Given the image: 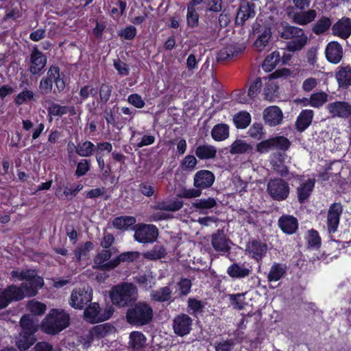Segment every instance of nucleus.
Returning a JSON list of instances; mask_svg holds the SVG:
<instances>
[{
    "label": "nucleus",
    "instance_id": "f257e3e1",
    "mask_svg": "<svg viewBox=\"0 0 351 351\" xmlns=\"http://www.w3.org/2000/svg\"><path fill=\"white\" fill-rule=\"evenodd\" d=\"M12 280L23 281L21 286H8L0 289V310L6 308L12 301H19L25 296H34L44 285L43 279L34 269H14L10 272Z\"/></svg>",
    "mask_w": 351,
    "mask_h": 351
},
{
    "label": "nucleus",
    "instance_id": "f03ea898",
    "mask_svg": "<svg viewBox=\"0 0 351 351\" xmlns=\"http://www.w3.org/2000/svg\"><path fill=\"white\" fill-rule=\"evenodd\" d=\"M70 317L63 310L51 309L41 323L42 330L50 335H56L69 325Z\"/></svg>",
    "mask_w": 351,
    "mask_h": 351
},
{
    "label": "nucleus",
    "instance_id": "7ed1b4c3",
    "mask_svg": "<svg viewBox=\"0 0 351 351\" xmlns=\"http://www.w3.org/2000/svg\"><path fill=\"white\" fill-rule=\"evenodd\" d=\"M110 297L114 305L125 307L137 300V288L132 283L123 282L112 288Z\"/></svg>",
    "mask_w": 351,
    "mask_h": 351
},
{
    "label": "nucleus",
    "instance_id": "20e7f679",
    "mask_svg": "<svg viewBox=\"0 0 351 351\" xmlns=\"http://www.w3.org/2000/svg\"><path fill=\"white\" fill-rule=\"evenodd\" d=\"M280 33L282 38L291 40L287 44L289 51L301 50L307 43L308 36L301 28L282 23Z\"/></svg>",
    "mask_w": 351,
    "mask_h": 351
},
{
    "label": "nucleus",
    "instance_id": "39448f33",
    "mask_svg": "<svg viewBox=\"0 0 351 351\" xmlns=\"http://www.w3.org/2000/svg\"><path fill=\"white\" fill-rule=\"evenodd\" d=\"M153 309L145 302H138L130 308L126 313V319L130 324L141 326L148 324L153 318Z\"/></svg>",
    "mask_w": 351,
    "mask_h": 351
},
{
    "label": "nucleus",
    "instance_id": "423d86ee",
    "mask_svg": "<svg viewBox=\"0 0 351 351\" xmlns=\"http://www.w3.org/2000/svg\"><path fill=\"white\" fill-rule=\"evenodd\" d=\"M133 230L134 240L140 243H152L158 236V230L153 224L138 223L134 226Z\"/></svg>",
    "mask_w": 351,
    "mask_h": 351
},
{
    "label": "nucleus",
    "instance_id": "0eeeda50",
    "mask_svg": "<svg viewBox=\"0 0 351 351\" xmlns=\"http://www.w3.org/2000/svg\"><path fill=\"white\" fill-rule=\"evenodd\" d=\"M92 298V289L88 286L77 288L71 292L69 304L75 309H82Z\"/></svg>",
    "mask_w": 351,
    "mask_h": 351
},
{
    "label": "nucleus",
    "instance_id": "6e6552de",
    "mask_svg": "<svg viewBox=\"0 0 351 351\" xmlns=\"http://www.w3.org/2000/svg\"><path fill=\"white\" fill-rule=\"evenodd\" d=\"M267 189L270 196L277 201L287 199L289 194V184L280 178L271 180L267 184Z\"/></svg>",
    "mask_w": 351,
    "mask_h": 351
},
{
    "label": "nucleus",
    "instance_id": "1a4fd4ad",
    "mask_svg": "<svg viewBox=\"0 0 351 351\" xmlns=\"http://www.w3.org/2000/svg\"><path fill=\"white\" fill-rule=\"evenodd\" d=\"M112 313L113 310L111 307L108 308L105 313H101L99 304L97 302H93L84 310V316L88 322L93 324L108 319Z\"/></svg>",
    "mask_w": 351,
    "mask_h": 351
},
{
    "label": "nucleus",
    "instance_id": "9d476101",
    "mask_svg": "<svg viewBox=\"0 0 351 351\" xmlns=\"http://www.w3.org/2000/svg\"><path fill=\"white\" fill-rule=\"evenodd\" d=\"M290 146L289 141L284 136H277L263 141L256 145L257 152L264 154L274 149L287 150Z\"/></svg>",
    "mask_w": 351,
    "mask_h": 351
},
{
    "label": "nucleus",
    "instance_id": "9b49d317",
    "mask_svg": "<svg viewBox=\"0 0 351 351\" xmlns=\"http://www.w3.org/2000/svg\"><path fill=\"white\" fill-rule=\"evenodd\" d=\"M326 108L333 118L347 119L351 116V104L347 101L331 102L326 106Z\"/></svg>",
    "mask_w": 351,
    "mask_h": 351
},
{
    "label": "nucleus",
    "instance_id": "f8f14e48",
    "mask_svg": "<svg viewBox=\"0 0 351 351\" xmlns=\"http://www.w3.org/2000/svg\"><path fill=\"white\" fill-rule=\"evenodd\" d=\"M47 62L46 56L35 47L29 56L28 70L32 75H39L46 66Z\"/></svg>",
    "mask_w": 351,
    "mask_h": 351
},
{
    "label": "nucleus",
    "instance_id": "ddd939ff",
    "mask_svg": "<svg viewBox=\"0 0 351 351\" xmlns=\"http://www.w3.org/2000/svg\"><path fill=\"white\" fill-rule=\"evenodd\" d=\"M192 319L186 314L182 313L176 316L173 320V329L174 332L183 337L188 335L192 328Z\"/></svg>",
    "mask_w": 351,
    "mask_h": 351
},
{
    "label": "nucleus",
    "instance_id": "4468645a",
    "mask_svg": "<svg viewBox=\"0 0 351 351\" xmlns=\"http://www.w3.org/2000/svg\"><path fill=\"white\" fill-rule=\"evenodd\" d=\"M342 213L343 206L341 203H333L330 206L327 215V226L329 232H335L337 230Z\"/></svg>",
    "mask_w": 351,
    "mask_h": 351
},
{
    "label": "nucleus",
    "instance_id": "2eb2a0df",
    "mask_svg": "<svg viewBox=\"0 0 351 351\" xmlns=\"http://www.w3.org/2000/svg\"><path fill=\"white\" fill-rule=\"evenodd\" d=\"M231 241L227 238L224 232L217 230L211 235V245L215 251L227 253L230 250Z\"/></svg>",
    "mask_w": 351,
    "mask_h": 351
},
{
    "label": "nucleus",
    "instance_id": "dca6fc26",
    "mask_svg": "<svg viewBox=\"0 0 351 351\" xmlns=\"http://www.w3.org/2000/svg\"><path fill=\"white\" fill-rule=\"evenodd\" d=\"M214 181V174L208 170H200L197 171L193 178L195 187L200 189L209 188L212 186Z\"/></svg>",
    "mask_w": 351,
    "mask_h": 351
},
{
    "label": "nucleus",
    "instance_id": "f3484780",
    "mask_svg": "<svg viewBox=\"0 0 351 351\" xmlns=\"http://www.w3.org/2000/svg\"><path fill=\"white\" fill-rule=\"evenodd\" d=\"M332 34L342 39H347L351 35V19L343 17L332 27Z\"/></svg>",
    "mask_w": 351,
    "mask_h": 351
},
{
    "label": "nucleus",
    "instance_id": "a211bd4d",
    "mask_svg": "<svg viewBox=\"0 0 351 351\" xmlns=\"http://www.w3.org/2000/svg\"><path fill=\"white\" fill-rule=\"evenodd\" d=\"M283 114L282 110L276 106H269L263 111V119L266 124L276 126L282 123Z\"/></svg>",
    "mask_w": 351,
    "mask_h": 351
},
{
    "label": "nucleus",
    "instance_id": "6ab92c4d",
    "mask_svg": "<svg viewBox=\"0 0 351 351\" xmlns=\"http://www.w3.org/2000/svg\"><path fill=\"white\" fill-rule=\"evenodd\" d=\"M325 54L328 62L332 64H337L342 59L343 48L339 43L335 41L330 42L326 45Z\"/></svg>",
    "mask_w": 351,
    "mask_h": 351
},
{
    "label": "nucleus",
    "instance_id": "aec40b11",
    "mask_svg": "<svg viewBox=\"0 0 351 351\" xmlns=\"http://www.w3.org/2000/svg\"><path fill=\"white\" fill-rule=\"evenodd\" d=\"M114 328L109 324H104L94 326L89 332H87V337L89 340L86 345H90L94 339H101L107 335L112 332Z\"/></svg>",
    "mask_w": 351,
    "mask_h": 351
},
{
    "label": "nucleus",
    "instance_id": "412c9836",
    "mask_svg": "<svg viewBox=\"0 0 351 351\" xmlns=\"http://www.w3.org/2000/svg\"><path fill=\"white\" fill-rule=\"evenodd\" d=\"M335 79L339 88H348L351 86V67L350 66L338 67L335 73Z\"/></svg>",
    "mask_w": 351,
    "mask_h": 351
},
{
    "label": "nucleus",
    "instance_id": "4be33fe9",
    "mask_svg": "<svg viewBox=\"0 0 351 351\" xmlns=\"http://www.w3.org/2000/svg\"><path fill=\"white\" fill-rule=\"evenodd\" d=\"M217 149L208 143L198 145L195 151V156L200 160H213L216 158Z\"/></svg>",
    "mask_w": 351,
    "mask_h": 351
},
{
    "label": "nucleus",
    "instance_id": "5701e85b",
    "mask_svg": "<svg viewBox=\"0 0 351 351\" xmlns=\"http://www.w3.org/2000/svg\"><path fill=\"white\" fill-rule=\"evenodd\" d=\"M315 180L314 178H308L301 182L297 189L298 197L300 203L304 202L309 197L315 186Z\"/></svg>",
    "mask_w": 351,
    "mask_h": 351
},
{
    "label": "nucleus",
    "instance_id": "b1692460",
    "mask_svg": "<svg viewBox=\"0 0 351 351\" xmlns=\"http://www.w3.org/2000/svg\"><path fill=\"white\" fill-rule=\"evenodd\" d=\"M280 228L286 234H293L298 229V220L291 215H282L278 222Z\"/></svg>",
    "mask_w": 351,
    "mask_h": 351
},
{
    "label": "nucleus",
    "instance_id": "393cba45",
    "mask_svg": "<svg viewBox=\"0 0 351 351\" xmlns=\"http://www.w3.org/2000/svg\"><path fill=\"white\" fill-rule=\"evenodd\" d=\"M247 250L251 254L252 258L256 261H260L266 254L267 252V245L260 241H252L249 242Z\"/></svg>",
    "mask_w": 351,
    "mask_h": 351
},
{
    "label": "nucleus",
    "instance_id": "a878e982",
    "mask_svg": "<svg viewBox=\"0 0 351 351\" xmlns=\"http://www.w3.org/2000/svg\"><path fill=\"white\" fill-rule=\"evenodd\" d=\"M313 116L314 112L312 110H303L298 115L295 122L297 130L300 132L305 130L311 125Z\"/></svg>",
    "mask_w": 351,
    "mask_h": 351
},
{
    "label": "nucleus",
    "instance_id": "bb28decb",
    "mask_svg": "<svg viewBox=\"0 0 351 351\" xmlns=\"http://www.w3.org/2000/svg\"><path fill=\"white\" fill-rule=\"evenodd\" d=\"M182 206V201L173 198L158 202L155 206V208L159 210L176 212L181 209Z\"/></svg>",
    "mask_w": 351,
    "mask_h": 351
},
{
    "label": "nucleus",
    "instance_id": "cd10ccee",
    "mask_svg": "<svg viewBox=\"0 0 351 351\" xmlns=\"http://www.w3.org/2000/svg\"><path fill=\"white\" fill-rule=\"evenodd\" d=\"M290 162V158L284 153H278L274 156L271 164L275 170L278 171L282 176H286L288 173V169L286 164Z\"/></svg>",
    "mask_w": 351,
    "mask_h": 351
},
{
    "label": "nucleus",
    "instance_id": "c85d7f7f",
    "mask_svg": "<svg viewBox=\"0 0 351 351\" xmlns=\"http://www.w3.org/2000/svg\"><path fill=\"white\" fill-rule=\"evenodd\" d=\"M250 269L244 264L234 263L227 269V274L233 278H243L249 276Z\"/></svg>",
    "mask_w": 351,
    "mask_h": 351
},
{
    "label": "nucleus",
    "instance_id": "c756f323",
    "mask_svg": "<svg viewBox=\"0 0 351 351\" xmlns=\"http://www.w3.org/2000/svg\"><path fill=\"white\" fill-rule=\"evenodd\" d=\"M316 16L317 12L315 10H309L295 13L293 15L292 19L296 24L305 25L313 21Z\"/></svg>",
    "mask_w": 351,
    "mask_h": 351
},
{
    "label": "nucleus",
    "instance_id": "7c9ffc66",
    "mask_svg": "<svg viewBox=\"0 0 351 351\" xmlns=\"http://www.w3.org/2000/svg\"><path fill=\"white\" fill-rule=\"evenodd\" d=\"M255 16L254 4L244 3L239 8L237 15V22L243 23L247 19Z\"/></svg>",
    "mask_w": 351,
    "mask_h": 351
},
{
    "label": "nucleus",
    "instance_id": "2f4dec72",
    "mask_svg": "<svg viewBox=\"0 0 351 351\" xmlns=\"http://www.w3.org/2000/svg\"><path fill=\"white\" fill-rule=\"evenodd\" d=\"M45 77L56 84L58 91H62L64 88V82L63 80L60 78V69L58 66L54 65L51 66Z\"/></svg>",
    "mask_w": 351,
    "mask_h": 351
},
{
    "label": "nucleus",
    "instance_id": "473e14b6",
    "mask_svg": "<svg viewBox=\"0 0 351 351\" xmlns=\"http://www.w3.org/2000/svg\"><path fill=\"white\" fill-rule=\"evenodd\" d=\"M328 99V95L324 92L313 93L308 99H306L304 106L310 105L313 108H319L326 104Z\"/></svg>",
    "mask_w": 351,
    "mask_h": 351
},
{
    "label": "nucleus",
    "instance_id": "72a5a7b5",
    "mask_svg": "<svg viewBox=\"0 0 351 351\" xmlns=\"http://www.w3.org/2000/svg\"><path fill=\"white\" fill-rule=\"evenodd\" d=\"M20 324L22 328V332L34 335L38 329V321L34 320L29 315H24L21 320Z\"/></svg>",
    "mask_w": 351,
    "mask_h": 351
},
{
    "label": "nucleus",
    "instance_id": "f704fd0d",
    "mask_svg": "<svg viewBox=\"0 0 351 351\" xmlns=\"http://www.w3.org/2000/svg\"><path fill=\"white\" fill-rule=\"evenodd\" d=\"M253 146L241 139H237L230 147L229 152L232 154H243L251 152Z\"/></svg>",
    "mask_w": 351,
    "mask_h": 351
},
{
    "label": "nucleus",
    "instance_id": "c9c22d12",
    "mask_svg": "<svg viewBox=\"0 0 351 351\" xmlns=\"http://www.w3.org/2000/svg\"><path fill=\"white\" fill-rule=\"evenodd\" d=\"M211 136L215 141H222L229 136V127L225 123H219L213 127Z\"/></svg>",
    "mask_w": 351,
    "mask_h": 351
},
{
    "label": "nucleus",
    "instance_id": "e433bc0d",
    "mask_svg": "<svg viewBox=\"0 0 351 351\" xmlns=\"http://www.w3.org/2000/svg\"><path fill=\"white\" fill-rule=\"evenodd\" d=\"M35 341L34 335L21 332L17 337L16 344L20 350H25L33 345Z\"/></svg>",
    "mask_w": 351,
    "mask_h": 351
},
{
    "label": "nucleus",
    "instance_id": "4c0bfd02",
    "mask_svg": "<svg viewBox=\"0 0 351 351\" xmlns=\"http://www.w3.org/2000/svg\"><path fill=\"white\" fill-rule=\"evenodd\" d=\"M146 343V337L141 332L134 331L130 335V346L134 350H139L144 348Z\"/></svg>",
    "mask_w": 351,
    "mask_h": 351
},
{
    "label": "nucleus",
    "instance_id": "58836bf2",
    "mask_svg": "<svg viewBox=\"0 0 351 351\" xmlns=\"http://www.w3.org/2000/svg\"><path fill=\"white\" fill-rule=\"evenodd\" d=\"M136 222V218L132 216H121L116 217L113 221V226L119 230H127Z\"/></svg>",
    "mask_w": 351,
    "mask_h": 351
},
{
    "label": "nucleus",
    "instance_id": "ea45409f",
    "mask_svg": "<svg viewBox=\"0 0 351 351\" xmlns=\"http://www.w3.org/2000/svg\"><path fill=\"white\" fill-rule=\"evenodd\" d=\"M166 254V250L163 246L156 245L152 250L143 253V256L146 259L155 261L164 258Z\"/></svg>",
    "mask_w": 351,
    "mask_h": 351
},
{
    "label": "nucleus",
    "instance_id": "a19ab883",
    "mask_svg": "<svg viewBox=\"0 0 351 351\" xmlns=\"http://www.w3.org/2000/svg\"><path fill=\"white\" fill-rule=\"evenodd\" d=\"M95 149L96 147L93 143L86 141L76 145V153L82 157H88L93 154Z\"/></svg>",
    "mask_w": 351,
    "mask_h": 351
},
{
    "label": "nucleus",
    "instance_id": "79ce46f5",
    "mask_svg": "<svg viewBox=\"0 0 351 351\" xmlns=\"http://www.w3.org/2000/svg\"><path fill=\"white\" fill-rule=\"evenodd\" d=\"M332 22L330 18L322 16L313 25L312 30L316 35L326 32L331 26Z\"/></svg>",
    "mask_w": 351,
    "mask_h": 351
},
{
    "label": "nucleus",
    "instance_id": "37998d69",
    "mask_svg": "<svg viewBox=\"0 0 351 351\" xmlns=\"http://www.w3.org/2000/svg\"><path fill=\"white\" fill-rule=\"evenodd\" d=\"M151 298L158 302L168 301L171 298V290L168 287H162L151 293Z\"/></svg>",
    "mask_w": 351,
    "mask_h": 351
},
{
    "label": "nucleus",
    "instance_id": "c03bdc74",
    "mask_svg": "<svg viewBox=\"0 0 351 351\" xmlns=\"http://www.w3.org/2000/svg\"><path fill=\"white\" fill-rule=\"evenodd\" d=\"M111 256V252L109 250H104L95 257L94 263L97 268L106 270V263Z\"/></svg>",
    "mask_w": 351,
    "mask_h": 351
},
{
    "label": "nucleus",
    "instance_id": "a18cd8bd",
    "mask_svg": "<svg viewBox=\"0 0 351 351\" xmlns=\"http://www.w3.org/2000/svg\"><path fill=\"white\" fill-rule=\"evenodd\" d=\"M280 53L278 51H274L267 56L263 64V69L267 71L273 70L280 61Z\"/></svg>",
    "mask_w": 351,
    "mask_h": 351
},
{
    "label": "nucleus",
    "instance_id": "49530a36",
    "mask_svg": "<svg viewBox=\"0 0 351 351\" xmlns=\"http://www.w3.org/2000/svg\"><path fill=\"white\" fill-rule=\"evenodd\" d=\"M233 121L237 128H245L251 122V116L247 112H239L234 115Z\"/></svg>",
    "mask_w": 351,
    "mask_h": 351
},
{
    "label": "nucleus",
    "instance_id": "de8ad7c7",
    "mask_svg": "<svg viewBox=\"0 0 351 351\" xmlns=\"http://www.w3.org/2000/svg\"><path fill=\"white\" fill-rule=\"evenodd\" d=\"M286 273V267L280 265L274 264L271 267L269 272L267 278L269 281H278Z\"/></svg>",
    "mask_w": 351,
    "mask_h": 351
},
{
    "label": "nucleus",
    "instance_id": "09e8293b",
    "mask_svg": "<svg viewBox=\"0 0 351 351\" xmlns=\"http://www.w3.org/2000/svg\"><path fill=\"white\" fill-rule=\"evenodd\" d=\"M243 49V47H237L234 45H228L224 48H223L218 54V58L221 60H225L229 58L230 57H233L240 52H241Z\"/></svg>",
    "mask_w": 351,
    "mask_h": 351
},
{
    "label": "nucleus",
    "instance_id": "8fccbe9b",
    "mask_svg": "<svg viewBox=\"0 0 351 351\" xmlns=\"http://www.w3.org/2000/svg\"><path fill=\"white\" fill-rule=\"evenodd\" d=\"M27 308L35 315H42L47 310V306L45 304L35 300L29 301L27 304Z\"/></svg>",
    "mask_w": 351,
    "mask_h": 351
},
{
    "label": "nucleus",
    "instance_id": "3c124183",
    "mask_svg": "<svg viewBox=\"0 0 351 351\" xmlns=\"http://www.w3.org/2000/svg\"><path fill=\"white\" fill-rule=\"evenodd\" d=\"M271 35L270 29H265L261 35L259 36L254 43V46L258 51H261L267 45Z\"/></svg>",
    "mask_w": 351,
    "mask_h": 351
},
{
    "label": "nucleus",
    "instance_id": "603ef678",
    "mask_svg": "<svg viewBox=\"0 0 351 351\" xmlns=\"http://www.w3.org/2000/svg\"><path fill=\"white\" fill-rule=\"evenodd\" d=\"M93 249V244L90 241L86 242L84 245L78 247L75 251L74 254L77 261H80L84 258H87L88 252Z\"/></svg>",
    "mask_w": 351,
    "mask_h": 351
},
{
    "label": "nucleus",
    "instance_id": "864d4df0",
    "mask_svg": "<svg viewBox=\"0 0 351 351\" xmlns=\"http://www.w3.org/2000/svg\"><path fill=\"white\" fill-rule=\"evenodd\" d=\"M230 300L233 307L239 310L243 309L247 304L245 293L230 295Z\"/></svg>",
    "mask_w": 351,
    "mask_h": 351
},
{
    "label": "nucleus",
    "instance_id": "5fc2aeb1",
    "mask_svg": "<svg viewBox=\"0 0 351 351\" xmlns=\"http://www.w3.org/2000/svg\"><path fill=\"white\" fill-rule=\"evenodd\" d=\"M204 307V305L200 300L194 298H189L188 300V312L192 315L201 313Z\"/></svg>",
    "mask_w": 351,
    "mask_h": 351
},
{
    "label": "nucleus",
    "instance_id": "6e6d98bb",
    "mask_svg": "<svg viewBox=\"0 0 351 351\" xmlns=\"http://www.w3.org/2000/svg\"><path fill=\"white\" fill-rule=\"evenodd\" d=\"M306 241L311 247L317 248L321 244V239L316 230H311L308 232Z\"/></svg>",
    "mask_w": 351,
    "mask_h": 351
},
{
    "label": "nucleus",
    "instance_id": "4d7b16f0",
    "mask_svg": "<svg viewBox=\"0 0 351 351\" xmlns=\"http://www.w3.org/2000/svg\"><path fill=\"white\" fill-rule=\"evenodd\" d=\"M34 97V93L29 90H24L19 93L15 99L14 102L16 105H21L32 99Z\"/></svg>",
    "mask_w": 351,
    "mask_h": 351
},
{
    "label": "nucleus",
    "instance_id": "13d9d810",
    "mask_svg": "<svg viewBox=\"0 0 351 351\" xmlns=\"http://www.w3.org/2000/svg\"><path fill=\"white\" fill-rule=\"evenodd\" d=\"M186 23L189 27H195L199 23V14L196 10L187 8Z\"/></svg>",
    "mask_w": 351,
    "mask_h": 351
},
{
    "label": "nucleus",
    "instance_id": "bf43d9fd",
    "mask_svg": "<svg viewBox=\"0 0 351 351\" xmlns=\"http://www.w3.org/2000/svg\"><path fill=\"white\" fill-rule=\"evenodd\" d=\"M216 201L213 198L201 199L193 203V206L197 208L209 209L216 205Z\"/></svg>",
    "mask_w": 351,
    "mask_h": 351
},
{
    "label": "nucleus",
    "instance_id": "052dcab7",
    "mask_svg": "<svg viewBox=\"0 0 351 351\" xmlns=\"http://www.w3.org/2000/svg\"><path fill=\"white\" fill-rule=\"evenodd\" d=\"M197 164L196 158L193 155H187L182 162V168L184 170L192 171Z\"/></svg>",
    "mask_w": 351,
    "mask_h": 351
},
{
    "label": "nucleus",
    "instance_id": "680f3d73",
    "mask_svg": "<svg viewBox=\"0 0 351 351\" xmlns=\"http://www.w3.org/2000/svg\"><path fill=\"white\" fill-rule=\"evenodd\" d=\"M97 94V90L92 85H86L81 88L80 90V95L81 98L84 100L90 96H95Z\"/></svg>",
    "mask_w": 351,
    "mask_h": 351
},
{
    "label": "nucleus",
    "instance_id": "e2e57ef3",
    "mask_svg": "<svg viewBox=\"0 0 351 351\" xmlns=\"http://www.w3.org/2000/svg\"><path fill=\"white\" fill-rule=\"evenodd\" d=\"M262 86L261 80L260 78H257L250 86L247 95L248 97L253 99L255 98L257 95L259 93L261 88Z\"/></svg>",
    "mask_w": 351,
    "mask_h": 351
},
{
    "label": "nucleus",
    "instance_id": "0e129e2a",
    "mask_svg": "<svg viewBox=\"0 0 351 351\" xmlns=\"http://www.w3.org/2000/svg\"><path fill=\"white\" fill-rule=\"evenodd\" d=\"M112 93V86L106 84H101L100 89H99V96L101 101L103 103H106L108 99L110 97Z\"/></svg>",
    "mask_w": 351,
    "mask_h": 351
},
{
    "label": "nucleus",
    "instance_id": "69168bd1",
    "mask_svg": "<svg viewBox=\"0 0 351 351\" xmlns=\"http://www.w3.org/2000/svg\"><path fill=\"white\" fill-rule=\"evenodd\" d=\"M136 34V29L132 25L128 26L119 32V36L127 40L132 39L135 37Z\"/></svg>",
    "mask_w": 351,
    "mask_h": 351
},
{
    "label": "nucleus",
    "instance_id": "338daca9",
    "mask_svg": "<svg viewBox=\"0 0 351 351\" xmlns=\"http://www.w3.org/2000/svg\"><path fill=\"white\" fill-rule=\"evenodd\" d=\"M178 285L181 295H186L191 291V280L187 278L182 279Z\"/></svg>",
    "mask_w": 351,
    "mask_h": 351
},
{
    "label": "nucleus",
    "instance_id": "774afa93",
    "mask_svg": "<svg viewBox=\"0 0 351 351\" xmlns=\"http://www.w3.org/2000/svg\"><path fill=\"white\" fill-rule=\"evenodd\" d=\"M49 113L54 116H60L66 114L67 112L66 107L60 106L58 104L52 103L48 109Z\"/></svg>",
    "mask_w": 351,
    "mask_h": 351
}]
</instances>
